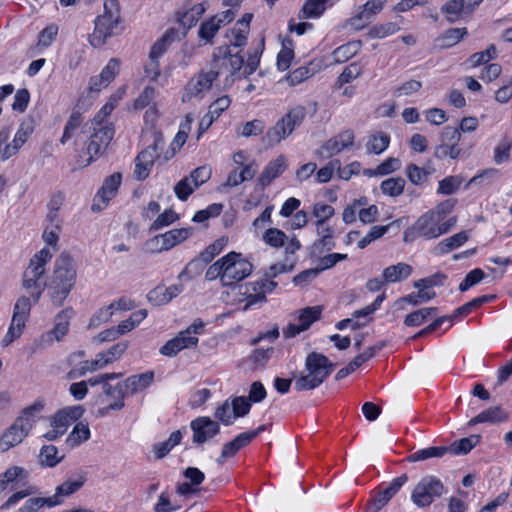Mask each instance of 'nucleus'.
<instances>
[{
    "mask_svg": "<svg viewBox=\"0 0 512 512\" xmlns=\"http://www.w3.org/2000/svg\"><path fill=\"white\" fill-rule=\"evenodd\" d=\"M204 265L205 264L202 261H200L199 257L193 259L186 265L184 270L179 274V279L189 280L194 278L195 276L201 273Z\"/></svg>",
    "mask_w": 512,
    "mask_h": 512,
    "instance_id": "nucleus-63",
    "label": "nucleus"
},
{
    "mask_svg": "<svg viewBox=\"0 0 512 512\" xmlns=\"http://www.w3.org/2000/svg\"><path fill=\"white\" fill-rule=\"evenodd\" d=\"M441 12L445 15L446 20L449 23H455L456 21L467 17L460 0L447 1L442 5Z\"/></svg>",
    "mask_w": 512,
    "mask_h": 512,
    "instance_id": "nucleus-39",
    "label": "nucleus"
},
{
    "mask_svg": "<svg viewBox=\"0 0 512 512\" xmlns=\"http://www.w3.org/2000/svg\"><path fill=\"white\" fill-rule=\"evenodd\" d=\"M390 143V136L387 133L378 131L369 136L366 143L368 153L381 154L384 152Z\"/></svg>",
    "mask_w": 512,
    "mask_h": 512,
    "instance_id": "nucleus-36",
    "label": "nucleus"
},
{
    "mask_svg": "<svg viewBox=\"0 0 512 512\" xmlns=\"http://www.w3.org/2000/svg\"><path fill=\"white\" fill-rule=\"evenodd\" d=\"M192 233V228H179L167 231L155 237V240L162 241L160 251H167L185 241Z\"/></svg>",
    "mask_w": 512,
    "mask_h": 512,
    "instance_id": "nucleus-23",
    "label": "nucleus"
},
{
    "mask_svg": "<svg viewBox=\"0 0 512 512\" xmlns=\"http://www.w3.org/2000/svg\"><path fill=\"white\" fill-rule=\"evenodd\" d=\"M263 46L264 43L261 42V44L253 52L249 54L245 67L243 69V77H248L257 70Z\"/></svg>",
    "mask_w": 512,
    "mask_h": 512,
    "instance_id": "nucleus-57",
    "label": "nucleus"
},
{
    "mask_svg": "<svg viewBox=\"0 0 512 512\" xmlns=\"http://www.w3.org/2000/svg\"><path fill=\"white\" fill-rule=\"evenodd\" d=\"M321 312L322 308L320 306L307 307L300 312L298 322L302 325V328L307 330L312 323L320 318Z\"/></svg>",
    "mask_w": 512,
    "mask_h": 512,
    "instance_id": "nucleus-52",
    "label": "nucleus"
},
{
    "mask_svg": "<svg viewBox=\"0 0 512 512\" xmlns=\"http://www.w3.org/2000/svg\"><path fill=\"white\" fill-rule=\"evenodd\" d=\"M361 48V42L353 41L336 48L332 55L336 63H344L358 53Z\"/></svg>",
    "mask_w": 512,
    "mask_h": 512,
    "instance_id": "nucleus-41",
    "label": "nucleus"
},
{
    "mask_svg": "<svg viewBox=\"0 0 512 512\" xmlns=\"http://www.w3.org/2000/svg\"><path fill=\"white\" fill-rule=\"evenodd\" d=\"M405 180L401 177L389 178L381 183V191L383 194L396 197L403 193Z\"/></svg>",
    "mask_w": 512,
    "mask_h": 512,
    "instance_id": "nucleus-48",
    "label": "nucleus"
},
{
    "mask_svg": "<svg viewBox=\"0 0 512 512\" xmlns=\"http://www.w3.org/2000/svg\"><path fill=\"white\" fill-rule=\"evenodd\" d=\"M122 176L120 173H114L107 177L94 198L92 204L93 211H101L108 202L116 195L121 184Z\"/></svg>",
    "mask_w": 512,
    "mask_h": 512,
    "instance_id": "nucleus-16",
    "label": "nucleus"
},
{
    "mask_svg": "<svg viewBox=\"0 0 512 512\" xmlns=\"http://www.w3.org/2000/svg\"><path fill=\"white\" fill-rule=\"evenodd\" d=\"M477 307H479V306H478V303L476 302V299L474 298L473 300L469 301L468 303L455 309V311L453 312V314L451 316H442V317L435 319L430 325H428L426 328L422 329L417 334H415L413 336V338L415 339V338L421 337L423 335H426L427 333H430V332L436 330L437 328H439L442 325V323L444 321H446L448 319L458 318V317L468 315L473 309H475Z\"/></svg>",
    "mask_w": 512,
    "mask_h": 512,
    "instance_id": "nucleus-20",
    "label": "nucleus"
},
{
    "mask_svg": "<svg viewBox=\"0 0 512 512\" xmlns=\"http://www.w3.org/2000/svg\"><path fill=\"white\" fill-rule=\"evenodd\" d=\"M32 129L30 126H25L22 124L20 128L17 130L14 139L10 144H7L3 148L2 152V161L8 160L10 157L17 154L19 149L24 145V143L27 141L28 137L31 135Z\"/></svg>",
    "mask_w": 512,
    "mask_h": 512,
    "instance_id": "nucleus-25",
    "label": "nucleus"
},
{
    "mask_svg": "<svg viewBox=\"0 0 512 512\" xmlns=\"http://www.w3.org/2000/svg\"><path fill=\"white\" fill-rule=\"evenodd\" d=\"M31 301L29 297L22 296L18 298L14 305L12 320L17 326H25L26 320L31 311Z\"/></svg>",
    "mask_w": 512,
    "mask_h": 512,
    "instance_id": "nucleus-35",
    "label": "nucleus"
},
{
    "mask_svg": "<svg viewBox=\"0 0 512 512\" xmlns=\"http://www.w3.org/2000/svg\"><path fill=\"white\" fill-rule=\"evenodd\" d=\"M127 347V342H119L111 346L107 351L98 353L94 360L97 362L98 367L102 369L113 361L119 359L126 351Z\"/></svg>",
    "mask_w": 512,
    "mask_h": 512,
    "instance_id": "nucleus-31",
    "label": "nucleus"
},
{
    "mask_svg": "<svg viewBox=\"0 0 512 512\" xmlns=\"http://www.w3.org/2000/svg\"><path fill=\"white\" fill-rule=\"evenodd\" d=\"M225 260L222 286H231L248 277L252 272V264L242 257L240 253L230 252L223 256Z\"/></svg>",
    "mask_w": 512,
    "mask_h": 512,
    "instance_id": "nucleus-10",
    "label": "nucleus"
},
{
    "mask_svg": "<svg viewBox=\"0 0 512 512\" xmlns=\"http://www.w3.org/2000/svg\"><path fill=\"white\" fill-rule=\"evenodd\" d=\"M248 444H250V442L244 433L239 434L232 441L223 445L221 454L216 459L217 463L223 465L227 458L233 457L240 449L246 447Z\"/></svg>",
    "mask_w": 512,
    "mask_h": 512,
    "instance_id": "nucleus-30",
    "label": "nucleus"
},
{
    "mask_svg": "<svg viewBox=\"0 0 512 512\" xmlns=\"http://www.w3.org/2000/svg\"><path fill=\"white\" fill-rule=\"evenodd\" d=\"M286 167V159L284 156H279L271 160L262 171L259 182L262 186H268L275 178L283 173Z\"/></svg>",
    "mask_w": 512,
    "mask_h": 512,
    "instance_id": "nucleus-27",
    "label": "nucleus"
},
{
    "mask_svg": "<svg viewBox=\"0 0 512 512\" xmlns=\"http://www.w3.org/2000/svg\"><path fill=\"white\" fill-rule=\"evenodd\" d=\"M120 22V8L118 0H104V12L95 19V28L88 39L90 44L101 47L115 34Z\"/></svg>",
    "mask_w": 512,
    "mask_h": 512,
    "instance_id": "nucleus-4",
    "label": "nucleus"
},
{
    "mask_svg": "<svg viewBox=\"0 0 512 512\" xmlns=\"http://www.w3.org/2000/svg\"><path fill=\"white\" fill-rule=\"evenodd\" d=\"M221 27L217 24L212 17L204 21L198 30V37L203 40L205 44H212L213 38Z\"/></svg>",
    "mask_w": 512,
    "mask_h": 512,
    "instance_id": "nucleus-50",
    "label": "nucleus"
},
{
    "mask_svg": "<svg viewBox=\"0 0 512 512\" xmlns=\"http://www.w3.org/2000/svg\"><path fill=\"white\" fill-rule=\"evenodd\" d=\"M315 73L316 69L312 67V64H308L293 70L286 76V81L290 86H295L311 78Z\"/></svg>",
    "mask_w": 512,
    "mask_h": 512,
    "instance_id": "nucleus-47",
    "label": "nucleus"
},
{
    "mask_svg": "<svg viewBox=\"0 0 512 512\" xmlns=\"http://www.w3.org/2000/svg\"><path fill=\"white\" fill-rule=\"evenodd\" d=\"M264 129V121L260 119H254L243 124L240 135L243 137L258 136L263 133Z\"/></svg>",
    "mask_w": 512,
    "mask_h": 512,
    "instance_id": "nucleus-62",
    "label": "nucleus"
},
{
    "mask_svg": "<svg viewBox=\"0 0 512 512\" xmlns=\"http://www.w3.org/2000/svg\"><path fill=\"white\" fill-rule=\"evenodd\" d=\"M507 418V414L499 407H489L482 411L477 416L472 418L469 422L470 425L478 423H497L504 421Z\"/></svg>",
    "mask_w": 512,
    "mask_h": 512,
    "instance_id": "nucleus-34",
    "label": "nucleus"
},
{
    "mask_svg": "<svg viewBox=\"0 0 512 512\" xmlns=\"http://www.w3.org/2000/svg\"><path fill=\"white\" fill-rule=\"evenodd\" d=\"M467 34L466 28H450L436 39L437 46L441 49L450 48L459 43Z\"/></svg>",
    "mask_w": 512,
    "mask_h": 512,
    "instance_id": "nucleus-32",
    "label": "nucleus"
},
{
    "mask_svg": "<svg viewBox=\"0 0 512 512\" xmlns=\"http://www.w3.org/2000/svg\"><path fill=\"white\" fill-rule=\"evenodd\" d=\"M249 32H247L245 29L242 30L241 28H238L234 26L230 33L227 34V38L229 39V47L233 46L234 48H241L246 45L247 37Z\"/></svg>",
    "mask_w": 512,
    "mask_h": 512,
    "instance_id": "nucleus-61",
    "label": "nucleus"
},
{
    "mask_svg": "<svg viewBox=\"0 0 512 512\" xmlns=\"http://www.w3.org/2000/svg\"><path fill=\"white\" fill-rule=\"evenodd\" d=\"M443 220L439 211H428L404 232V241L411 242L418 237L434 239L441 236L440 222Z\"/></svg>",
    "mask_w": 512,
    "mask_h": 512,
    "instance_id": "nucleus-8",
    "label": "nucleus"
},
{
    "mask_svg": "<svg viewBox=\"0 0 512 512\" xmlns=\"http://www.w3.org/2000/svg\"><path fill=\"white\" fill-rule=\"evenodd\" d=\"M74 314L72 308H66L59 312L55 318V326L52 333L55 335L57 340L64 337L69 330V320Z\"/></svg>",
    "mask_w": 512,
    "mask_h": 512,
    "instance_id": "nucleus-40",
    "label": "nucleus"
},
{
    "mask_svg": "<svg viewBox=\"0 0 512 512\" xmlns=\"http://www.w3.org/2000/svg\"><path fill=\"white\" fill-rule=\"evenodd\" d=\"M413 268L407 263L399 262L383 270V277L387 283L400 282L407 279L412 274Z\"/></svg>",
    "mask_w": 512,
    "mask_h": 512,
    "instance_id": "nucleus-28",
    "label": "nucleus"
},
{
    "mask_svg": "<svg viewBox=\"0 0 512 512\" xmlns=\"http://www.w3.org/2000/svg\"><path fill=\"white\" fill-rule=\"evenodd\" d=\"M399 26L394 22L375 25L370 29L369 35L373 38H385L389 35L396 33Z\"/></svg>",
    "mask_w": 512,
    "mask_h": 512,
    "instance_id": "nucleus-59",
    "label": "nucleus"
},
{
    "mask_svg": "<svg viewBox=\"0 0 512 512\" xmlns=\"http://www.w3.org/2000/svg\"><path fill=\"white\" fill-rule=\"evenodd\" d=\"M440 140L447 145L449 158L457 159L461 156L462 149L459 147L461 133L456 127L446 126L440 134Z\"/></svg>",
    "mask_w": 512,
    "mask_h": 512,
    "instance_id": "nucleus-22",
    "label": "nucleus"
},
{
    "mask_svg": "<svg viewBox=\"0 0 512 512\" xmlns=\"http://www.w3.org/2000/svg\"><path fill=\"white\" fill-rule=\"evenodd\" d=\"M354 133L351 130H345L327 140L319 149L316 155L322 159L330 158L354 143Z\"/></svg>",
    "mask_w": 512,
    "mask_h": 512,
    "instance_id": "nucleus-14",
    "label": "nucleus"
},
{
    "mask_svg": "<svg viewBox=\"0 0 512 512\" xmlns=\"http://www.w3.org/2000/svg\"><path fill=\"white\" fill-rule=\"evenodd\" d=\"M90 438V429L88 425L82 422L76 424L71 433L68 436V443L72 446L80 445Z\"/></svg>",
    "mask_w": 512,
    "mask_h": 512,
    "instance_id": "nucleus-53",
    "label": "nucleus"
},
{
    "mask_svg": "<svg viewBox=\"0 0 512 512\" xmlns=\"http://www.w3.org/2000/svg\"><path fill=\"white\" fill-rule=\"evenodd\" d=\"M82 123V115L80 112H73L65 127H64V131H63V135L60 139V142L62 144H65L69 139L72 138V136L74 135V132L79 128V126L81 125Z\"/></svg>",
    "mask_w": 512,
    "mask_h": 512,
    "instance_id": "nucleus-54",
    "label": "nucleus"
},
{
    "mask_svg": "<svg viewBox=\"0 0 512 512\" xmlns=\"http://www.w3.org/2000/svg\"><path fill=\"white\" fill-rule=\"evenodd\" d=\"M197 189L189 179L184 177L174 186V192L181 201H186L188 197Z\"/></svg>",
    "mask_w": 512,
    "mask_h": 512,
    "instance_id": "nucleus-64",
    "label": "nucleus"
},
{
    "mask_svg": "<svg viewBox=\"0 0 512 512\" xmlns=\"http://www.w3.org/2000/svg\"><path fill=\"white\" fill-rule=\"evenodd\" d=\"M335 248L334 237L318 238L309 247L308 254L311 259L320 258L325 252H329Z\"/></svg>",
    "mask_w": 512,
    "mask_h": 512,
    "instance_id": "nucleus-44",
    "label": "nucleus"
},
{
    "mask_svg": "<svg viewBox=\"0 0 512 512\" xmlns=\"http://www.w3.org/2000/svg\"><path fill=\"white\" fill-rule=\"evenodd\" d=\"M218 72L212 70H201L194 77H192L185 87L183 101L189 100L192 97H201L204 93L208 92L217 79Z\"/></svg>",
    "mask_w": 512,
    "mask_h": 512,
    "instance_id": "nucleus-12",
    "label": "nucleus"
},
{
    "mask_svg": "<svg viewBox=\"0 0 512 512\" xmlns=\"http://www.w3.org/2000/svg\"><path fill=\"white\" fill-rule=\"evenodd\" d=\"M264 243L273 248L284 247V254L287 256V261H290V256H293L301 248L300 241L293 236H288L278 228L267 229L262 236Z\"/></svg>",
    "mask_w": 512,
    "mask_h": 512,
    "instance_id": "nucleus-11",
    "label": "nucleus"
},
{
    "mask_svg": "<svg viewBox=\"0 0 512 512\" xmlns=\"http://www.w3.org/2000/svg\"><path fill=\"white\" fill-rule=\"evenodd\" d=\"M183 291L182 285H171L169 287L158 286L151 290L148 295V301L154 305H165L177 297Z\"/></svg>",
    "mask_w": 512,
    "mask_h": 512,
    "instance_id": "nucleus-21",
    "label": "nucleus"
},
{
    "mask_svg": "<svg viewBox=\"0 0 512 512\" xmlns=\"http://www.w3.org/2000/svg\"><path fill=\"white\" fill-rule=\"evenodd\" d=\"M103 394L107 398H111L112 401L108 406L100 408L98 410L99 417L107 416L111 411H120L125 407V395L126 392L121 383H117L116 385H111L110 383H104L102 387Z\"/></svg>",
    "mask_w": 512,
    "mask_h": 512,
    "instance_id": "nucleus-17",
    "label": "nucleus"
},
{
    "mask_svg": "<svg viewBox=\"0 0 512 512\" xmlns=\"http://www.w3.org/2000/svg\"><path fill=\"white\" fill-rule=\"evenodd\" d=\"M327 6L321 0H306L298 13L299 19L319 18L326 10Z\"/></svg>",
    "mask_w": 512,
    "mask_h": 512,
    "instance_id": "nucleus-38",
    "label": "nucleus"
},
{
    "mask_svg": "<svg viewBox=\"0 0 512 512\" xmlns=\"http://www.w3.org/2000/svg\"><path fill=\"white\" fill-rule=\"evenodd\" d=\"M334 367L335 364L325 355L318 352L309 353L305 360L307 373L295 379V390L307 391L317 388L333 372Z\"/></svg>",
    "mask_w": 512,
    "mask_h": 512,
    "instance_id": "nucleus-2",
    "label": "nucleus"
},
{
    "mask_svg": "<svg viewBox=\"0 0 512 512\" xmlns=\"http://www.w3.org/2000/svg\"><path fill=\"white\" fill-rule=\"evenodd\" d=\"M207 9L206 3H198L189 8L188 10H185L183 12L178 13V22L181 26L184 28H191L194 26L198 20L202 17V15L205 13Z\"/></svg>",
    "mask_w": 512,
    "mask_h": 512,
    "instance_id": "nucleus-29",
    "label": "nucleus"
},
{
    "mask_svg": "<svg viewBox=\"0 0 512 512\" xmlns=\"http://www.w3.org/2000/svg\"><path fill=\"white\" fill-rule=\"evenodd\" d=\"M361 73H362L361 66L356 62L351 63L350 65L345 67L343 72L338 76L337 83L339 85H344L346 83H349L353 79H356L357 77H359L361 75Z\"/></svg>",
    "mask_w": 512,
    "mask_h": 512,
    "instance_id": "nucleus-60",
    "label": "nucleus"
},
{
    "mask_svg": "<svg viewBox=\"0 0 512 512\" xmlns=\"http://www.w3.org/2000/svg\"><path fill=\"white\" fill-rule=\"evenodd\" d=\"M468 240V234L465 231H461L459 233L454 234L451 237L444 239L439 242L434 251L438 255L446 254L461 245H463Z\"/></svg>",
    "mask_w": 512,
    "mask_h": 512,
    "instance_id": "nucleus-33",
    "label": "nucleus"
},
{
    "mask_svg": "<svg viewBox=\"0 0 512 512\" xmlns=\"http://www.w3.org/2000/svg\"><path fill=\"white\" fill-rule=\"evenodd\" d=\"M29 473L23 467L12 466L0 475V492L17 480H27Z\"/></svg>",
    "mask_w": 512,
    "mask_h": 512,
    "instance_id": "nucleus-37",
    "label": "nucleus"
},
{
    "mask_svg": "<svg viewBox=\"0 0 512 512\" xmlns=\"http://www.w3.org/2000/svg\"><path fill=\"white\" fill-rule=\"evenodd\" d=\"M190 427L193 431V443L196 444H203L220 432L219 423L205 416L192 420Z\"/></svg>",
    "mask_w": 512,
    "mask_h": 512,
    "instance_id": "nucleus-15",
    "label": "nucleus"
},
{
    "mask_svg": "<svg viewBox=\"0 0 512 512\" xmlns=\"http://www.w3.org/2000/svg\"><path fill=\"white\" fill-rule=\"evenodd\" d=\"M463 178L459 175L447 176L439 181L437 193L451 195L460 187Z\"/></svg>",
    "mask_w": 512,
    "mask_h": 512,
    "instance_id": "nucleus-51",
    "label": "nucleus"
},
{
    "mask_svg": "<svg viewBox=\"0 0 512 512\" xmlns=\"http://www.w3.org/2000/svg\"><path fill=\"white\" fill-rule=\"evenodd\" d=\"M52 253L48 248L41 249L30 260L29 266L23 274V287L27 290L38 289L37 293H31L34 302L40 299L43 287L40 279L45 274V265L51 260Z\"/></svg>",
    "mask_w": 512,
    "mask_h": 512,
    "instance_id": "nucleus-7",
    "label": "nucleus"
},
{
    "mask_svg": "<svg viewBox=\"0 0 512 512\" xmlns=\"http://www.w3.org/2000/svg\"><path fill=\"white\" fill-rule=\"evenodd\" d=\"M91 129L92 132L84 144L82 153L79 155L78 163L81 167L88 166L101 156L114 137L112 124L98 123V126H95L94 123H91L89 130Z\"/></svg>",
    "mask_w": 512,
    "mask_h": 512,
    "instance_id": "nucleus-3",
    "label": "nucleus"
},
{
    "mask_svg": "<svg viewBox=\"0 0 512 512\" xmlns=\"http://www.w3.org/2000/svg\"><path fill=\"white\" fill-rule=\"evenodd\" d=\"M154 380V372L147 371L128 377L124 381V390L126 393L134 395L148 388Z\"/></svg>",
    "mask_w": 512,
    "mask_h": 512,
    "instance_id": "nucleus-24",
    "label": "nucleus"
},
{
    "mask_svg": "<svg viewBox=\"0 0 512 512\" xmlns=\"http://www.w3.org/2000/svg\"><path fill=\"white\" fill-rule=\"evenodd\" d=\"M496 55H497L496 46L494 44H491L484 51L472 54L469 57L468 61L471 63L472 67H476V66L482 65V64L487 63L488 61L496 58Z\"/></svg>",
    "mask_w": 512,
    "mask_h": 512,
    "instance_id": "nucleus-55",
    "label": "nucleus"
},
{
    "mask_svg": "<svg viewBox=\"0 0 512 512\" xmlns=\"http://www.w3.org/2000/svg\"><path fill=\"white\" fill-rule=\"evenodd\" d=\"M62 458L58 456V449L54 445L43 446L39 454L40 464L47 467L56 466Z\"/></svg>",
    "mask_w": 512,
    "mask_h": 512,
    "instance_id": "nucleus-49",
    "label": "nucleus"
},
{
    "mask_svg": "<svg viewBox=\"0 0 512 512\" xmlns=\"http://www.w3.org/2000/svg\"><path fill=\"white\" fill-rule=\"evenodd\" d=\"M347 257V254L342 253H331L327 255H321L320 258H316L318 260V266L316 267V269L320 273L324 270L334 267L338 262L346 260Z\"/></svg>",
    "mask_w": 512,
    "mask_h": 512,
    "instance_id": "nucleus-56",
    "label": "nucleus"
},
{
    "mask_svg": "<svg viewBox=\"0 0 512 512\" xmlns=\"http://www.w3.org/2000/svg\"><path fill=\"white\" fill-rule=\"evenodd\" d=\"M56 497H33L29 498L18 512H37L44 506L54 507L57 505Z\"/></svg>",
    "mask_w": 512,
    "mask_h": 512,
    "instance_id": "nucleus-42",
    "label": "nucleus"
},
{
    "mask_svg": "<svg viewBox=\"0 0 512 512\" xmlns=\"http://www.w3.org/2000/svg\"><path fill=\"white\" fill-rule=\"evenodd\" d=\"M217 65H229V74L226 75L224 80L225 87L232 86L236 78L243 77L244 58L240 55L239 51L233 53L227 47L222 57L215 56V67Z\"/></svg>",
    "mask_w": 512,
    "mask_h": 512,
    "instance_id": "nucleus-13",
    "label": "nucleus"
},
{
    "mask_svg": "<svg viewBox=\"0 0 512 512\" xmlns=\"http://www.w3.org/2000/svg\"><path fill=\"white\" fill-rule=\"evenodd\" d=\"M211 177V168L208 166H200L194 169L187 178L191 181L194 187L198 188L206 183Z\"/></svg>",
    "mask_w": 512,
    "mask_h": 512,
    "instance_id": "nucleus-58",
    "label": "nucleus"
},
{
    "mask_svg": "<svg viewBox=\"0 0 512 512\" xmlns=\"http://www.w3.org/2000/svg\"><path fill=\"white\" fill-rule=\"evenodd\" d=\"M448 452V448L441 446V447H428L425 449L418 450L414 452L413 454L409 455L407 460L409 462H418V461H424L429 458L433 457H442Z\"/></svg>",
    "mask_w": 512,
    "mask_h": 512,
    "instance_id": "nucleus-46",
    "label": "nucleus"
},
{
    "mask_svg": "<svg viewBox=\"0 0 512 512\" xmlns=\"http://www.w3.org/2000/svg\"><path fill=\"white\" fill-rule=\"evenodd\" d=\"M86 482V475L84 473L78 474L75 478H68L61 485L55 489V494L52 497H56L57 505L63 502V497H67L77 492Z\"/></svg>",
    "mask_w": 512,
    "mask_h": 512,
    "instance_id": "nucleus-26",
    "label": "nucleus"
},
{
    "mask_svg": "<svg viewBox=\"0 0 512 512\" xmlns=\"http://www.w3.org/2000/svg\"><path fill=\"white\" fill-rule=\"evenodd\" d=\"M205 324L201 319H196L185 330L180 331L176 338L179 341L182 349L195 348L198 345V335L203 334Z\"/></svg>",
    "mask_w": 512,
    "mask_h": 512,
    "instance_id": "nucleus-19",
    "label": "nucleus"
},
{
    "mask_svg": "<svg viewBox=\"0 0 512 512\" xmlns=\"http://www.w3.org/2000/svg\"><path fill=\"white\" fill-rule=\"evenodd\" d=\"M76 282L73 259L62 253L55 261L53 276L47 286L48 296L56 307L63 305Z\"/></svg>",
    "mask_w": 512,
    "mask_h": 512,
    "instance_id": "nucleus-1",
    "label": "nucleus"
},
{
    "mask_svg": "<svg viewBox=\"0 0 512 512\" xmlns=\"http://www.w3.org/2000/svg\"><path fill=\"white\" fill-rule=\"evenodd\" d=\"M385 0H369L359 7L358 13L350 18L349 24L356 30L363 29L371 23L373 17L384 7Z\"/></svg>",
    "mask_w": 512,
    "mask_h": 512,
    "instance_id": "nucleus-18",
    "label": "nucleus"
},
{
    "mask_svg": "<svg viewBox=\"0 0 512 512\" xmlns=\"http://www.w3.org/2000/svg\"><path fill=\"white\" fill-rule=\"evenodd\" d=\"M43 408L42 404H33L24 409L21 416L16 418L13 424L7 428L0 438V450L6 452L19 445L29 434L35 424V414Z\"/></svg>",
    "mask_w": 512,
    "mask_h": 512,
    "instance_id": "nucleus-5",
    "label": "nucleus"
},
{
    "mask_svg": "<svg viewBox=\"0 0 512 512\" xmlns=\"http://www.w3.org/2000/svg\"><path fill=\"white\" fill-rule=\"evenodd\" d=\"M479 441V435H471L469 437L462 438L452 443L451 446L447 447L448 452H451L454 455L467 454L479 443Z\"/></svg>",
    "mask_w": 512,
    "mask_h": 512,
    "instance_id": "nucleus-43",
    "label": "nucleus"
},
{
    "mask_svg": "<svg viewBox=\"0 0 512 512\" xmlns=\"http://www.w3.org/2000/svg\"><path fill=\"white\" fill-rule=\"evenodd\" d=\"M438 312L436 307H426L416 310L405 317L404 324L408 327L421 325L429 316Z\"/></svg>",
    "mask_w": 512,
    "mask_h": 512,
    "instance_id": "nucleus-45",
    "label": "nucleus"
},
{
    "mask_svg": "<svg viewBox=\"0 0 512 512\" xmlns=\"http://www.w3.org/2000/svg\"><path fill=\"white\" fill-rule=\"evenodd\" d=\"M305 116L306 108L304 106L299 105L291 108L274 126L266 131L262 138L263 143L268 147L279 144L291 135L297 126L301 125Z\"/></svg>",
    "mask_w": 512,
    "mask_h": 512,
    "instance_id": "nucleus-6",
    "label": "nucleus"
},
{
    "mask_svg": "<svg viewBox=\"0 0 512 512\" xmlns=\"http://www.w3.org/2000/svg\"><path fill=\"white\" fill-rule=\"evenodd\" d=\"M444 492L445 487L440 479L435 476H425L415 485L411 500L417 507H428Z\"/></svg>",
    "mask_w": 512,
    "mask_h": 512,
    "instance_id": "nucleus-9",
    "label": "nucleus"
}]
</instances>
